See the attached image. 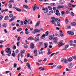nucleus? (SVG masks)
Segmentation results:
<instances>
[{
    "mask_svg": "<svg viewBox=\"0 0 76 76\" xmlns=\"http://www.w3.org/2000/svg\"><path fill=\"white\" fill-rule=\"evenodd\" d=\"M5 51L6 53H8V54H7V55H8V57L10 56L11 53H12L10 48H6L5 50Z\"/></svg>",
    "mask_w": 76,
    "mask_h": 76,
    "instance_id": "nucleus-1",
    "label": "nucleus"
},
{
    "mask_svg": "<svg viewBox=\"0 0 76 76\" xmlns=\"http://www.w3.org/2000/svg\"><path fill=\"white\" fill-rule=\"evenodd\" d=\"M25 51V50H21V51L20 52V53L17 56L18 58V60H19V58H20V54H22L23 53H24V52Z\"/></svg>",
    "mask_w": 76,
    "mask_h": 76,
    "instance_id": "nucleus-2",
    "label": "nucleus"
},
{
    "mask_svg": "<svg viewBox=\"0 0 76 76\" xmlns=\"http://www.w3.org/2000/svg\"><path fill=\"white\" fill-rule=\"evenodd\" d=\"M37 32H40V30L37 29H34V31L32 32V33H33L34 34H35L36 33H37Z\"/></svg>",
    "mask_w": 76,
    "mask_h": 76,
    "instance_id": "nucleus-3",
    "label": "nucleus"
},
{
    "mask_svg": "<svg viewBox=\"0 0 76 76\" xmlns=\"http://www.w3.org/2000/svg\"><path fill=\"white\" fill-rule=\"evenodd\" d=\"M42 10H44V12L45 13H47L48 12V9H47V8H43L42 9Z\"/></svg>",
    "mask_w": 76,
    "mask_h": 76,
    "instance_id": "nucleus-4",
    "label": "nucleus"
},
{
    "mask_svg": "<svg viewBox=\"0 0 76 76\" xmlns=\"http://www.w3.org/2000/svg\"><path fill=\"white\" fill-rule=\"evenodd\" d=\"M61 61L63 63H67V60L65 59V58H63L62 59Z\"/></svg>",
    "mask_w": 76,
    "mask_h": 76,
    "instance_id": "nucleus-5",
    "label": "nucleus"
},
{
    "mask_svg": "<svg viewBox=\"0 0 76 76\" xmlns=\"http://www.w3.org/2000/svg\"><path fill=\"white\" fill-rule=\"evenodd\" d=\"M26 65L28 67V69H30V70H31V66H30V64H29V63H27L26 64Z\"/></svg>",
    "mask_w": 76,
    "mask_h": 76,
    "instance_id": "nucleus-6",
    "label": "nucleus"
},
{
    "mask_svg": "<svg viewBox=\"0 0 76 76\" xmlns=\"http://www.w3.org/2000/svg\"><path fill=\"white\" fill-rule=\"evenodd\" d=\"M67 34H69L70 35H73L74 33L73 32H72L71 31H69L67 32Z\"/></svg>",
    "mask_w": 76,
    "mask_h": 76,
    "instance_id": "nucleus-7",
    "label": "nucleus"
},
{
    "mask_svg": "<svg viewBox=\"0 0 76 76\" xmlns=\"http://www.w3.org/2000/svg\"><path fill=\"white\" fill-rule=\"evenodd\" d=\"M16 18V16H14L10 20H9V22H12L13 20H15V19Z\"/></svg>",
    "mask_w": 76,
    "mask_h": 76,
    "instance_id": "nucleus-8",
    "label": "nucleus"
},
{
    "mask_svg": "<svg viewBox=\"0 0 76 76\" xmlns=\"http://www.w3.org/2000/svg\"><path fill=\"white\" fill-rule=\"evenodd\" d=\"M56 15L57 16H60L61 14L60 13H59V11L58 10H56Z\"/></svg>",
    "mask_w": 76,
    "mask_h": 76,
    "instance_id": "nucleus-9",
    "label": "nucleus"
},
{
    "mask_svg": "<svg viewBox=\"0 0 76 76\" xmlns=\"http://www.w3.org/2000/svg\"><path fill=\"white\" fill-rule=\"evenodd\" d=\"M34 44L33 43H31V44L30 45V48L31 49H34Z\"/></svg>",
    "mask_w": 76,
    "mask_h": 76,
    "instance_id": "nucleus-10",
    "label": "nucleus"
},
{
    "mask_svg": "<svg viewBox=\"0 0 76 76\" xmlns=\"http://www.w3.org/2000/svg\"><path fill=\"white\" fill-rule=\"evenodd\" d=\"M40 21H39L37 22V23L36 24L35 26V28H37V26H38L39 25V24H40Z\"/></svg>",
    "mask_w": 76,
    "mask_h": 76,
    "instance_id": "nucleus-11",
    "label": "nucleus"
},
{
    "mask_svg": "<svg viewBox=\"0 0 76 76\" xmlns=\"http://www.w3.org/2000/svg\"><path fill=\"white\" fill-rule=\"evenodd\" d=\"M34 54H36L35 55H34V56L37 57V56L38 55V53H37V50H34Z\"/></svg>",
    "mask_w": 76,
    "mask_h": 76,
    "instance_id": "nucleus-12",
    "label": "nucleus"
},
{
    "mask_svg": "<svg viewBox=\"0 0 76 76\" xmlns=\"http://www.w3.org/2000/svg\"><path fill=\"white\" fill-rule=\"evenodd\" d=\"M39 37H35V41L37 42L39 41Z\"/></svg>",
    "mask_w": 76,
    "mask_h": 76,
    "instance_id": "nucleus-13",
    "label": "nucleus"
},
{
    "mask_svg": "<svg viewBox=\"0 0 76 76\" xmlns=\"http://www.w3.org/2000/svg\"><path fill=\"white\" fill-rule=\"evenodd\" d=\"M44 46H45V48H46L48 47V43L47 42H45L44 43Z\"/></svg>",
    "mask_w": 76,
    "mask_h": 76,
    "instance_id": "nucleus-14",
    "label": "nucleus"
},
{
    "mask_svg": "<svg viewBox=\"0 0 76 76\" xmlns=\"http://www.w3.org/2000/svg\"><path fill=\"white\" fill-rule=\"evenodd\" d=\"M23 7L25 9H29V8H28V6L26 5H23Z\"/></svg>",
    "mask_w": 76,
    "mask_h": 76,
    "instance_id": "nucleus-15",
    "label": "nucleus"
},
{
    "mask_svg": "<svg viewBox=\"0 0 76 76\" xmlns=\"http://www.w3.org/2000/svg\"><path fill=\"white\" fill-rule=\"evenodd\" d=\"M45 37V34H44L40 38V39H44Z\"/></svg>",
    "mask_w": 76,
    "mask_h": 76,
    "instance_id": "nucleus-16",
    "label": "nucleus"
},
{
    "mask_svg": "<svg viewBox=\"0 0 76 76\" xmlns=\"http://www.w3.org/2000/svg\"><path fill=\"white\" fill-rule=\"evenodd\" d=\"M64 44H65V43H59L58 44V45L59 47H61L62 45H64Z\"/></svg>",
    "mask_w": 76,
    "mask_h": 76,
    "instance_id": "nucleus-17",
    "label": "nucleus"
},
{
    "mask_svg": "<svg viewBox=\"0 0 76 76\" xmlns=\"http://www.w3.org/2000/svg\"><path fill=\"white\" fill-rule=\"evenodd\" d=\"M49 39L51 40L52 39H53V36L52 35H50L49 37Z\"/></svg>",
    "mask_w": 76,
    "mask_h": 76,
    "instance_id": "nucleus-18",
    "label": "nucleus"
},
{
    "mask_svg": "<svg viewBox=\"0 0 76 76\" xmlns=\"http://www.w3.org/2000/svg\"><path fill=\"white\" fill-rule=\"evenodd\" d=\"M37 6V5L36 4H34V7H33V11H35V9H36V7Z\"/></svg>",
    "mask_w": 76,
    "mask_h": 76,
    "instance_id": "nucleus-19",
    "label": "nucleus"
},
{
    "mask_svg": "<svg viewBox=\"0 0 76 76\" xmlns=\"http://www.w3.org/2000/svg\"><path fill=\"white\" fill-rule=\"evenodd\" d=\"M72 63H71L69 64V68H70V69H72Z\"/></svg>",
    "mask_w": 76,
    "mask_h": 76,
    "instance_id": "nucleus-20",
    "label": "nucleus"
},
{
    "mask_svg": "<svg viewBox=\"0 0 76 76\" xmlns=\"http://www.w3.org/2000/svg\"><path fill=\"white\" fill-rule=\"evenodd\" d=\"M28 39H29L30 40H31V39H32L33 40H34V38L32 37H29Z\"/></svg>",
    "mask_w": 76,
    "mask_h": 76,
    "instance_id": "nucleus-21",
    "label": "nucleus"
},
{
    "mask_svg": "<svg viewBox=\"0 0 76 76\" xmlns=\"http://www.w3.org/2000/svg\"><path fill=\"white\" fill-rule=\"evenodd\" d=\"M57 69H61V66H57Z\"/></svg>",
    "mask_w": 76,
    "mask_h": 76,
    "instance_id": "nucleus-22",
    "label": "nucleus"
},
{
    "mask_svg": "<svg viewBox=\"0 0 76 76\" xmlns=\"http://www.w3.org/2000/svg\"><path fill=\"white\" fill-rule=\"evenodd\" d=\"M64 7V6H58V9H62V8H63Z\"/></svg>",
    "mask_w": 76,
    "mask_h": 76,
    "instance_id": "nucleus-23",
    "label": "nucleus"
},
{
    "mask_svg": "<svg viewBox=\"0 0 76 76\" xmlns=\"http://www.w3.org/2000/svg\"><path fill=\"white\" fill-rule=\"evenodd\" d=\"M22 30V29L21 28H18L17 30V31L18 32H20V31H21Z\"/></svg>",
    "mask_w": 76,
    "mask_h": 76,
    "instance_id": "nucleus-24",
    "label": "nucleus"
},
{
    "mask_svg": "<svg viewBox=\"0 0 76 76\" xmlns=\"http://www.w3.org/2000/svg\"><path fill=\"white\" fill-rule=\"evenodd\" d=\"M73 60V59H72V58H70L68 59V61L70 62V61H72Z\"/></svg>",
    "mask_w": 76,
    "mask_h": 76,
    "instance_id": "nucleus-25",
    "label": "nucleus"
},
{
    "mask_svg": "<svg viewBox=\"0 0 76 76\" xmlns=\"http://www.w3.org/2000/svg\"><path fill=\"white\" fill-rule=\"evenodd\" d=\"M12 57H15L16 56V54L15 53V52H14L12 54Z\"/></svg>",
    "mask_w": 76,
    "mask_h": 76,
    "instance_id": "nucleus-26",
    "label": "nucleus"
},
{
    "mask_svg": "<svg viewBox=\"0 0 76 76\" xmlns=\"http://www.w3.org/2000/svg\"><path fill=\"white\" fill-rule=\"evenodd\" d=\"M16 10L18 11V12H20L21 11V10L19 8H16Z\"/></svg>",
    "mask_w": 76,
    "mask_h": 76,
    "instance_id": "nucleus-27",
    "label": "nucleus"
},
{
    "mask_svg": "<svg viewBox=\"0 0 76 76\" xmlns=\"http://www.w3.org/2000/svg\"><path fill=\"white\" fill-rule=\"evenodd\" d=\"M50 4L51 6H55V5H56V4H55V3H52Z\"/></svg>",
    "mask_w": 76,
    "mask_h": 76,
    "instance_id": "nucleus-28",
    "label": "nucleus"
},
{
    "mask_svg": "<svg viewBox=\"0 0 76 76\" xmlns=\"http://www.w3.org/2000/svg\"><path fill=\"white\" fill-rule=\"evenodd\" d=\"M9 8H12V4H10L9 5Z\"/></svg>",
    "mask_w": 76,
    "mask_h": 76,
    "instance_id": "nucleus-29",
    "label": "nucleus"
},
{
    "mask_svg": "<svg viewBox=\"0 0 76 76\" xmlns=\"http://www.w3.org/2000/svg\"><path fill=\"white\" fill-rule=\"evenodd\" d=\"M48 7L50 10H52V8L50 6H48Z\"/></svg>",
    "mask_w": 76,
    "mask_h": 76,
    "instance_id": "nucleus-30",
    "label": "nucleus"
},
{
    "mask_svg": "<svg viewBox=\"0 0 76 76\" xmlns=\"http://www.w3.org/2000/svg\"><path fill=\"white\" fill-rule=\"evenodd\" d=\"M24 47L25 48H28V46L27 45H24Z\"/></svg>",
    "mask_w": 76,
    "mask_h": 76,
    "instance_id": "nucleus-31",
    "label": "nucleus"
},
{
    "mask_svg": "<svg viewBox=\"0 0 76 76\" xmlns=\"http://www.w3.org/2000/svg\"><path fill=\"white\" fill-rule=\"evenodd\" d=\"M3 26V27H6V26H7V25H6V23H4V24H3L2 25Z\"/></svg>",
    "mask_w": 76,
    "mask_h": 76,
    "instance_id": "nucleus-32",
    "label": "nucleus"
},
{
    "mask_svg": "<svg viewBox=\"0 0 76 76\" xmlns=\"http://www.w3.org/2000/svg\"><path fill=\"white\" fill-rule=\"evenodd\" d=\"M72 26H75L76 25V23L75 22L72 23Z\"/></svg>",
    "mask_w": 76,
    "mask_h": 76,
    "instance_id": "nucleus-33",
    "label": "nucleus"
},
{
    "mask_svg": "<svg viewBox=\"0 0 76 76\" xmlns=\"http://www.w3.org/2000/svg\"><path fill=\"white\" fill-rule=\"evenodd\" d=\"M57 24L58 26H60V22H57Z\"/></svg>",
    "mask_w": 76,
    "mask_h": 76,
    "instance_id": "nucleus-34",
    "label": "nucleus"
},
{
    "mask_svg": "<svg viewBox=\"0 0 76 76\" xmlns=\"http://www.w3.org/2000/svg\"><path fill=\"white\" fill-rule=\"evenodd\" d=\"M70 46H73V47H76V45L75 44H70Z\"/></svg>",
    "mask_w": 76,
    "mask_h": 76,
    "instance_id": "nucleus-35",
    "label": "nucleus"
},
{
    "mask_svg": "<svg viewBox=\"0 0 76 76\" xmlns=\"http://www.w3.org/2000/svg\"><path fill=\"white\" fill-rule=\"evenodd\" d=\"M71 15H72V16H74V15H75V14L73 13V12H71Z\"/></svg>",
    "mask_w": 76,
    "mask_h": 76,
    "instance_id": "nucleus-36",
    "label": "nucleus"
},
{
    "mask_svg": "<svg viewBox=\"0 0 76 76\" xmlns=\"http://www.w3.org/2000/svg\"><path fill=\"white\" fill-rule=\"evenodd\" d=\"M53 39V41H57V40H58L57 38V37H54Z\"/></svg>",
    "mask_w": 76,
    "mask_h": 76,
    "instance_id": "nucleus-37",
    "label": "nucleus"
},
{
    "mask_svg": "<svg viewBox=\"0 0 76 76\" xmlns=\"http://www.w3.org/2000/svg\"><path fill=\"white\" fill-rule=\"evenodd\" d=\"M65 22L67 24L69 23V21H68V20L66 18L65 19Z\"/></svg>",
    "mask_w": 76,
    "mask_h": 76,
    "instance_id": "nucleus-38",
    "label": "nucleus"
},
{
    "mask_svg": "<svg viewBox=\"0 0 76 76\" xmlns=\"http://www.w3.org/2000/svg\"><path fill=\"white\" fill-rule=\"evenodd\" d=\"M13 16V14H11L10 15L9 17L10 18H12Z\"/></svg>",
    "mask_w": 76,
    "mask_h": 76,
    "instance_id": "nucleus-39",
    "label": "nucleus"
},
{
    "mask_svg": "<svg viewBox=\"0 0 76 76\" xmlns=\"http://www.w3.org/2000/svg\"><path fill=\"white\" fill-rule=\"evenodd\" d=\"M69 45H67L65 46V48L66 49H67V48H68V47H69Z\"/></svg>",
    "mask_w": 76,
    "mask_h": 76,
    "instance_id": "nucleus-40",
    "label": "nucleus"
},
{
    "mask_svg": "<svg viewBox=\"0 0 76 76\" xmlns=\"http://www.w3.org/2000/svg\"><path fill=\"white\" fill-rule=\"evenodd\" d=\"M9 19V17L7 16H6L5 18V20H7Z\"/></svg>",
    "mask_w": 76,
    "mask_h": 76,
    "instance_id": "nucleus-41",
    "label": "nucleus"
},
{
    "mask_svg": "<svg viewBox=\"0 0 76 76\" xmlns=\"http://www.w3.org/2000/svg\"><path fill=\"white\" fill-rule=\"evenodd\" d=\"M73 42V41L71 40L69 41V43L70 44H72V43Z\"/></svg>",
    "mask_w": 76,
    "mask_h": 76,
    "instance_id": "nucleus-42",
    "label": "nucleus"
},
{
    "mask_svg": "<svg viewBox=\"0 0 76 76\" xmlns=\"http://www.w3.org/2000/svg\"><path fill=\"white\" fill-rule=\"evenodd\" d=\"M3 19V16L2 15H0V20H1Z\"/></svg>",
    "mask_w": 76,
    "mask_h": 76,
    "instance_id": "nucleus-43",
    "label": "nucleus"
},
{
    "mask_svg": "<svg viewBox=\"0 0 76 76\" xmlns=\"http://www.w3.org/2000/svg\"><path fill=\"white\" fill-rule=\"evenodd\" d=\"M20 42H17V45L18 46V47H19V44H20Z\"/></svg>",
    "mask_w": 76,
    "mask_h": 76,
    "instance_id": "nucleus-44",
    "label": "nucleus"
},
{
    "mask_svg": "<svg viewBox=\"0 0 76 76\" xmlns=\"http://www.w3.org/2000/svg\"><path fill=\"white\" fill-rule=\"evenodd\" d=\"M20 37H19L18 38V39H17V40L18 41H20Z\"/></svg>",
    "mask_w": 76,
    "mask_h": 76,
    "instance_id": "nucleus-45",
    "label": "nucleus"
},
{
    "mask_svg": "<svg viewBox=\"0 0 76 76\" xmlns=\"http://www.w3.org/2000/svg\"><path fill=\"white\" fill-rule=\"evenodd\" d=\"M68 6L69 7H71L72 6V4L71 3H69L68 4Z\"/></svg>",
    "mask_w": 76,
    "mask_h": 76,
    "instance_id": "nucleus-46",
    "label": "nucleus"
},
{
    "mask_svg": "<svg viewBox=\"0 0 76 76\" xmlns=\"http://www.w3.org/2000/svg\"><path fill=\"white\" fill-rule=\"evenodd\" d=\"M25 34L26 35H28V34H29V32H28V31H25Z\"/></svg>",
    "mask_w": 76,
    "mask_h": 76,
    "instance_id": "nucleus-47",
    "label": "nucleus"
},
{
    "mask_svg": "<svg viewBox=\"0 0 76 76\" xmlns=\"http://www.w3.org/2000/svg\"><path fill=\"white\" fill-rule=\"evenodd\" d=\"M12 48L13 49V50H15V49L16 48V46H15V45H14V47H13Z\"/></svg>",
    "mask_w": 76,
    "mask_h": 76,
    "instance_id": "nucleus-48",
    "label": "nucleus"
},
{
    "mask_svg": "<svg viewBox=\"0 0 76 76\" xmlns=\"http://www.w3.org/2000/svg\"><path fill=\"white\" fill-rule=\"evenodd\" d=\"M55 22H56V20H53L51 21V22H53V23H55Z\"/></svg>",
    "mask_w": 76,
    "mask_h": 76,
    "instance_id": "nucleus-49",
    "label": "nucleus"
},
{
    "mask_svg": "<svg viewBox=\"0 0 76 76\" xmlns=\"http://www.w3.org/2000/svg\"><path fill=\"white\" fill-rule=\"evenodd\" d=\"M39 44L40 45H42V44H43V42H39Z\"/></svg>",
    "mask_w": 76,
    "mask_h": 76,
    "instance_id": "nucleus-50",
    "label": "nucleus"
},
{
    "mask_svg": "<svg viewBox=\"0 0 76 76\" xmlns=\"http://www.w3.org/2000/svg\"><path fill=\"white\" fill-rule=\"evenodd\" d=\"M16 66H17V64H14V67L15 68L16 67Z\"/></svg>",
    "mask_w": 76,
    "mask_h": 76,
    "instance_id": "nucleus-51",
    "label": "nucleus"
},
{
    "mask_svg": "<svg viewBox=\"0 0 76 76\" xmlns=\"http://www.w3.org/2000/svg\"><path fill=\"white\" fill-rule=\"evenodd\" d=\"M14 1L13 0H10V1H9V3H12V2H14Z\"/></svg>",
    "mask_w": 76,
    "mask_h": 76,
    "instance_id": "nucleus-52",
    "label": "nucleus"
},
{
    "mask_svg": "<svg viewBox=\"0 0 76 76\" xmlns=\"http://www.w3.org/2000/svg\"><path fill=\"white\" fill-rule=\"evenodd\" d=\"M56 65H53V66H52L51 67L52 68V69H53L54 67H56Z\"/></svg>",
    "mask_w": 76,
    "mask_h": 76,
    "instance_id": "nucleus-53",
    "label": "nucleus"
},
{
    "mask_svg": "<svg viewBox=\"0 0 76 76\" xmlns=\"http://www.w3.org/2000/svg\"><path fill=\"white\" fill-rule=\"evenodd\" d=\"M64 35H63V33H61L60 34V36L61 37H63Z\"/></svg>",
    "mask_w": 76,
    "mask_h": 76,
    "instance_id": "nucleus-54",
    "label": "nucleus"
},
{
    "mask_svg": "<svg viewBox=\"0 0 76 76\" xmlns=\"http://www.w3.org/2000/svg\"><path fill=\"white\" fill-rule=\"evenodd\" d=\"M67 29H71V26H68L67 27Z\"/></svg>",
    "mask_w": 76,
    "mask_h": 76,
    "instance_id": "nucleus-55",
    "label": "nucleus"
},
{
    "mask_svg": "<svg viewBox=\"0 0 76 76\" xmlns=\"http://www.w3.org/2000/svg\"><path fill=\"white\" fill-rule=\"evenodd\" d=\"M22 12H27V11L24 9H23L21 10Z\"/></svg>",
    "mask_w": 76,
    "mask_h": 76,
    "instance_id": "nucleus-56",
    "label": "nucleus"
},
{
    "mask_svg": "<svg viewBox=\"0 0 76 76\" xmlns=\"http://www.w3.org/2000/svg\"><path fill=\"white\" fill-rule=\"evenodd\" d=\"M11 25H12V26H15V23H12L11 24Z\"/></svg>",
    "mask_w": 76,
    "mask_h": 76,
    "instance_id": "nucleus-57",
    "label": "nucleus"
},
{
    "mask_svg": "<svg viewBox=\"0 0 76 76\" xmlns=\"http://www.w3.org/2000/svg\"><path fill=\"white\" fill-rule=\"evenodd\" d=\"M72 57L73 59H76V57L75 56H72Z\"/></svg>",
    "mask_w": 76,
    "mask_h": 76,
    "instance_id": "nucleus-58",
    "label": "nucleus"
},
{
    "mask_svg": "<svg viewBox=\"0 0 76 76\" xmlns=\"http://www.w3.org/2000/svg\"><path fill=\"white\" fill-rule=\"evenodd\" d=\"M53 64H54V63H50L48 65H49V66L50 65H53Z\"/></svg>",
    "mask_w": 76,
    "mask_h": 76,
    "instance_id": "nucleus-59",
    "label": "nucleus"
},
{
    "mask_svg": "<svg viewBox=\"0 0 76 76\" xmlns=\"http://www.w3.org/2000/svg\"><path fill=\"white\" fill-rule=\"evenodd\" d=\"M43 61H47V58H45L44 60H43Z\"/></svg>",
    "mask_w": 76,
    "mask_h": 76,
    "instance_id": "nucleus-60",
    "label": "nucleus"
},
{
    "mask_svg": "<svg viewBox=\"0 0 76 76\" xmlns=\"http://www.w3.org/2000/svg\"><path fill=\"white\" fill-rule=\"evenodd\" d=\"M30 55H31V54H30V53H28V54L27 56V58L29 57H30Z\"/></svg>",
    "mask_w": 76,
    "mask_h": 76,
    "instance_id": "nucleus-61",
    "label": "nucleus"
},
{
    "mask_svg": "<svg viewBox=\"0 0 76 76\" xmlns=\"http://www.w3.org/2000/svg\"><path fill=\"white\" fill-rule=\"evenodd\" d=\"M53 9L54 11L55 10H56V7H54L53 8Z\"/></svg>",
    "mask_w": 76,
    "mask_h": 76,
    "instance_id": "nucleus-62",
    "label": "nucleus"
},
{
    "mask_svg": "<svg viewBox=\"0 0 76 76\" xmlns=\"http://www.w3.org/2000/svg\"><path fill=\"white\" fill-rule=\"evenodd\" d=\"M21 25L22 26L23 25V21H21Z\"/></svg>",
    "mask_w": 76,
    "mask_h": 76,
    "instance_id": "nucleus-63",
    "label": "nucleus"
},
{
    "mask_svg": "<svg viewBox=\"0 0 76 76\" xmlns=\"http://www.w3.org/2000/svg\"><path fill=\"white\" fill-rule=\"evenodd\" d=\"M61 13L62 15H64V11H62L61 12Z\"/></svg>",
    "mask_w": 76,
    "mask_h": 76,
    "instance_id": "nucleus-64",
    "label": "nucleus"
}]
</instances>
